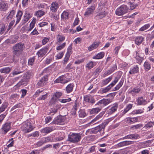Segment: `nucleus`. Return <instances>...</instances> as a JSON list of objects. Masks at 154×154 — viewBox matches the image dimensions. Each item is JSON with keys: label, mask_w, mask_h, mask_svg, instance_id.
<instances>
[{"label": "nucleus", "mask_w": 154, "mask_h": 154, "mask_svg": "<svg viewBox=\"0 0 154 154\" xmlns=\"http://www.w3.org/2000/svg\"><path fill=\"white\" fill-rule=\"evenodd\" d=\"M24 49L25 45L21 42H19L14 45L12 48L13 57H19Z\"/></svg>", "instance_id": "obj_1"}, {"label": "nucleus", "mask_w": 154, "mask_h": 154, "mask_svg": "<svg viewBox=\"0 0 154 154\" xmlns=\"http://www.w3.org/2000/svg\"><path fill=\"white\" fill-rule=\"evenodd\" d=\"M82 138V134L80 133H72L68 136V140L71 142L77 143Z\"/></svg>", "instance_id": "obj_2"}, {"label": "nucleus", "mask_w": 154, "mask_h": 154, "mask_svg": "<svg viewBox=\"0 0 154 154\" xmlns=\"http://www.w3.org/2000/svg\"><path fill=\"white\" fill-rule=\"evenodd\" d=\"M105 125L104 124L100 125L92 129H88L87 132L89 133L90 134H96L97 133L99 132L103 134L104 133V130L105 128Z\"/></svg>", "instance_id": "obj_3"}, {"label": "nucleus", "mask_w": 154, "mask_h": 154, "mask_svg": "<svg viewBox=\"0 0 154 154\" xmlns=\"http://www.w3.org/2000/svg\"><path fill=\"white\" fill-rule=\"evenodd\" d=\"M128 8L125 5H121L118 8L116 11V15L120 16L127 13L128 11Z\"/></svg>", "instance_id": "obj_4"}, {"label": "nucleus", "mask_w": 154, "mask_h": 154, "mask_svg": "<svg viewBox=\"0 0 154 154\" xmlns=\"http://www.w3.org/2000/svg\"><path fill=\"white\" fill-rule=\"evenodd\" d=\"M22 129L23 131L25 133H29L32 131L33 127L31 123L28 122H25L22 126Z\"/></svg>", "instance_id": "obj_5"}, {"label": "nucleus", "mask_w": 154, "mask_h": 154, "mask_svg": "<svg viewBox=\"0 0 154 154\" xmlns=\"http://www.w3.org/2000/svg\"><path fill=\"white\" fill-rule=\"evenodd\" d=\"M48 81L47 76V75H45L43 77L41 78L37 83L36 86L38 88L43 87L46 85Z\"/></svg>", "instance_id": "obj_6"}, {"label": "nucleus", "mask_w": 154, "mask_h": 154, "mask_svg": "<svg viewBox=\"0 0 154 154\" xmlns=\"http://www.w3.org/2000/svg\"><path fill=\"white\" fill-rule=\"evenodd\" d=\"M11 123L10 122H7L5 124L2 126V134H5L11 128Z\"/></svg>", "instance_id": "obj_7"}, {"label": "nucleus", "mask_w": 154, "mask_h": 154, "mask_svg": "<svg viewBox=\"0 0 154 154\" xmlns=\"http://www.w3.org/2000/svg\"><path fill=\"white\" fill-rule=\"evenodd\" d=\"M48 50V47H44L38 51L36 54L38 57H42L45 55Z\"/></svg>", "instance_id": "obj_8"}, {"label": "nucleus", "mask_w": 154, "mask_h": 154, "mask_svg": "<svg viewBox=\"0 0 154 154\" xmlns=\"http://www.w3.org/2000/svg\"><path fill=\"white\" fill-rule=\"evenodd\" d=\"M8 8V4L5 2L0 1V11L2 12H5Z\"/></svg>", "instance_id": "obj_9"}, {"label": "nucleus", "mask_w": 154, "mask_h": 154, "mask_svg": "<svg viewBox=\"0 0 154 154\" xmlns=\"http://www.w3.org/2000/svg\"><path fill=\"white\" fill-rule=\"evenodd\" d=\"M100 43V41H96L93 42V43L88 48V50L91 51L97 48Z\"/></svg>", "instance_id": "obj_10"}, {"label": "nucleus", "mask_w": 154, "mask_h": 154, "mask_svg": "<svg viewBox=\"0 0 154 154\" xmlns=\"http://www.w3.org/2000/svg\"><path fill=\"white\" fill-rule=\"evenodd\" d=\"M54 129L52 127H46L41 129L40 131L42 134H47L53 131Z\"/></svg>", "instance_id": "obj_11"}, {"label": "nucleus", "mask_w": 154, "mask_h": 154, "mask_svg": "<svg viewBox=\"0 0 154 154\" xmlns=\"http://www.w3.org/2000/svg\"><path fill=\"white\" fill-rule=\"evenodd\" d=\"M84 101L91 103H95V100L94 97L91 95L85 96L84 97Z\"/></svg>", "instance_id": "obj_12"}, {"label": "nucleus", "mask_w": 154, "mask_h": 154, "mask_svg": "<svg viewBox=\"0 0 154 154\" xmlns=\"http://www.w3.org/2000/svg\"><path fill=\"white\" fill-rule=\"evenodd\" d=\"M134 143V142L129 141H125L122 142L118 143L116 146L120 147L125 146H126L131 144H132Z\"/></svg>", "instance_id": "obj_13"}, {"label": "nucleus", "mask_w": 154, "mask_h": 154, "mask_svg": "<svg viewBox=\"0 0 154 154\" xmlns=\"http://www.w3.org/2000/svg\"><path fill=\"white\" fill-rule=\"evenodd\" d=\"M137 103L138 105H145L147 103V102L143 97H140L138 98Z\"/></svg>", "instance_id": "obj_14"}, {"label": "nucleus", "mask_w": 154, "mask_h": 154, "mask_svg": "<svg viewBox=\"0 0 154 154\" xmlns=\"http://www.w3.org/2000/svg\"><path fill=\"white\" fill-rule=\"evenodd\" d=\"M94 10V6H91L87 9L86 11L85 12L84 14V15L86 16H88L90 15L93 13Z\"/></svg>", "instance_id": "obj_15"}, {"label": "nucleus", "mask_w": 154, "mask_h": 154, "mask_svg": "<svg viewBox=\"0 0 154 154\" xmlns=\"http://www.w3.org/2000/svg\"><path fill=\"white\" fill-rule=\"evenodd\" d=\"M104 113V112H102L100 113L94 119L89 123L88 125H89L91 124H93V123L95 124V122L96 121L101 118L103 116Z\"/></svg>", "instance_id": "obj_16"}, {"label": "nucleus", "mask_w": 154, "mask_h": 154, "mask_svg": "<svg viewBox=\"0 0 154 154\" xmlns=\"http://www.w3.org/2000/svg\"><path fill=\"white\" fill-rule=\"evenodd\" d=\"M97 14L95 17L98 19L103 18L107 14V13L105 11H99L97 12Z\"/></svg>", "instance_id": "obj_17"}, {"label": "nucleus", "mask_w": 154, "mask_h": 154, "mask_svg": "<svg viewBox=\"0 0 154 154\" xmlns=\"http://www.w3.org/2000/svg\"><path fill=\"white\" fill-rule=\"evenodd\" d=\"M32 16L30 15V13H26L23 16V19L22 23V24H23L26 23L31 18Z\"/></svg>", "instance_id": "obj_18"}, {"label": "nucleus", "mask_w": 154, "mask_h": 154, "mask_svg": "<svg viewBox=\"0 0 154 154\" xmlns=\"http://www.w3.org/2000/svg\"><path fill=\"white\" fill-rule=\"evenodd\" d=\"M110 102V100L109 99H103L100 100L97 103L95 104L97 105L103 104L104 105L106 106Z\"/></svg>", "instance_id": "obj_19"}, {"label": "nucleus", "mask_w": 154, "mask_h": 154, "mask_svg": "<svg viewBox=\"0 0 154 154\" xmlns=\"http://www.w3.org/2000/svg\"><path fill=\"white\" fill-rule=\"evenodd\" d=\"M23 12L19 10L16 14V24H17L19 23L21 20V18L22 16Z\"/></svg>", "instance_id": "obj_20"}, {"label": "nucleus", "mask_w": 154, "mask_h": 154, "mask_svg": "<svg viewBox=\"0 0 154 154\" xmlns=\"http://www.w3.org/2000/svg\"><path fill=\"white\" fill-rule=\"evenodd\" d=\"M65 117L64 116H58V125H63L65 124Z\"/></svg>", "instance_id": "obj_21"}, {"label": "nucleus", "mask_w": 154, "mask_h": 154, "mask_svg": "<svg viewBox=\"0 0 154 154\" xmlns=\"http://www.w3.org/2000/svg\"><path fill=\"white\" fill-rule=\"evenodd\" d=\"M144 40V38L142 36H138L136 37L135 39V42L136 44L138 45H140Z\"/></svg>", "instance_id": "obj_22"}, {"label": "nucleus", "mask_w": 154, "mask_h": 154, "mask_svg": "<svg viewBox=\"0 0 154 154\" xmlns=\"http://www.w3.org/2000/svg\"><path fill=\"white\" fill-rule=\"evenodd\" d=\"M15 14V11L14 10L11 11L9 13L8 16L6 18L7 21H9L11 20L14 16Z\"/></svg>", "instance_id": "obj_23"}, {"label": "nucleus", "mask_w": 154, "mask_h": 154, "mask_svg": "<svg viewBox=\"0 0 154 154\" xmlns=\"http://www.w3.org/2000/svg\"><path fill=\"white\" fill-rule=\"evenodd\" d=\"M112 88L111 87L110 85H109L107 86L104 88H101L99 91L98 93L101 94H103L104 93H106L111 88Z\"/></svg>", "instance_id": "obj_24"}, {"label": "nucleus", "mask_w": 154, "mask_h": 154, "mask_svg": "<svg viewBox=\"0 0 154 154\" xmlns=\"http://www.w3.org/2000/svg\"><path fill=\"white\" fill-rule=\"evenodd\" d=\"M136 56H135V58L137 61V63H141L143 61V57L141 56V54L138 53L137 51H136Z\"/></svg>", "instance_id": "obj_25"}, {"label": "nucleus", "mask_w": 154, "mask_h": 154, "mask_svg": "<svg viewBox=\"0 0 154 154\" xmlns=\"http://www.w3.org/2000/svg\"><path fill=\"white\" fill-rule=\"evenodd\" d=\"M58 8V3L55 2H53L51 4L50 9L51 11L53 12L57 11Z\"/></svg>", "instance_id": "obj_26"}, {"label": "nucleus", "mask_w": 154, "mask_h": 154, "mask_svg": "<svg viewBox=\"0 0 154 154\" xmlns=\"http://www.w3.org/2000/svg\"><path fill=\"white\" fill-rule=\"evenodd\" d=\"M68 81L66 79L65 76L63 75L58 78V83L64 84L68 82Z\"/></svg>", "instance_id": "obj_27"}, {"label": "nucleus", "mask_w": 154, "mask_h": 154, "mask_svg": "<svg viewBox=\"0 0 154 154\" xmlns=\"http://www.w3.org/2000/svg\"><path fill=\"white\" fill-rule=\"evenodd\" d=\"M138 135L137 134H131L124 137L123 138V139H136L138 138Z\"/></svg>", "instance_id": "obj_28"}, {"label": "nucleus", "mask_w": 154, "mask_h": 154, "mask_svg": "<svg viewBox=\"0 0 154 154\" xmlns=\"http://www.w3.org/2000/svg\"><path fill=\"white\" fill-rule=\"evenodd\" d=\"M58 98V93L56 92L53 95L52 97L50 102L51 103L53 104L56 103Z\"/></svg>", "instance_id": "obj_29"}, {"label": "nucleus", "mask_w": 154, "mask_h": 154, "mask_svg": "<svg viewBox=\"0 0 154 154\" xmlns=\"http://www.w3.org/2000/svg\"><path fill=\"white\" fill-rule=\"evenodd\" d=\"M95 63L92 61H89L86 65L85 67L88 69H91L95 65Z\"/></svg>", "instance_id": "obj_30"}, {"label": "nucleus", "mask_w": 154, "mask_h": 154, "mask_svg": "<svg viewBox=\"0 0 154 154\" xmlns=\"http://www.w3.org/2000/svg\"><path fill=\"white\" fill-rule=\"evenodd\" d=\"M104 56V53L103 52H101L98 53L96 55L94 56L93 57V59H100L103 58Z\"/></svg>", "instance_id": "obj_31"}, {"label": "nucleus", "mask_w": 154, "mask_h": 154, "mask_svg": "<svg viewBox=\"0 0 154 154\" xmlns=\"http://www.w3.org/2000/svg\"><path fill=\"white\" fill-rule=\"evenodd\" d=\"M74 85L73 84H70L66 87V90L67 93L72 92L73 90Z\"/></svg>", "instance_id": "obj_32"}, {"label": "nucleus", "mask_w": 154, "mask_h": 154, "mask_svg": "<svg viewBox=\"0 0 154 154\" xmlns=\"http://www.w3.org/2000/svg\"><path fill=\"white\" fill-rule=\"evenodd\" d=\"M118 107V104L117 103H115L113 104V105L112 107L110 108L109 110V114H112L115 112Z\"/></svg>", "instance_id": "obj_33"}, {"label": "nucleus", "mask_w": 154, "mask_h": 154, "mask_svg": "<svg viewBox=\"0 0 154 154\" xmlns=\"http://www.w3.org/2000/svg\"><path fill=\"white\" fill-rule=\"evenodd\" d=\"M138 66H136L131 69L129 73L130 74H134L136 73H137L138 71Z\"/></svg>", "instance_id": "obj_34"}, {"label": "nucleus", "mask_w": 154, "mask_h": 154, "mask_svg": "<svg viewBox=\"0 0 154 154\" xmlns=\"http://www.w3.org/2000/svg\"><path fill=\"white\" fill-rule=\"evenodd\" d=\"M11 68L8 67L3 68L0 69V72L2 73H6V74L10 72L11 71Z\"/></svg>", "instance_id": "obj_35"}, {"label": "nucleus", "mask_w": 154, "mask_h": 154, "mask_svg": "<svg viewBox=\"0 0 154 154\" xmlns=\"http://www.w3.org/2000/svg\"><path fill=\"white\" fill-rule=\"evenodd\" d=\"M101 109V108L98 107L93 108L90 111V113L91 114H96L99 112Z\"/></svg>", "instance_id": "obj_36"}, {"label": "nucleus", "mask_w": 154, "mask_h": 154, "mask_svg": "<svg viewBox=\"0 0 154 154\" xmlns=\"http://www.w3.org/2000/svg\"><path fill=\"white\" fill-rule=\"evenodd\" d=\"M124 80L122 79L119 84L116 86L112 90V91H114L118 90L122 85L123 82Z\"/></svg>", "instance_id": "obj_37"}, {"label": "nucleus", "mask_w": 154, "mask_h": 154, "mask_svg": "<svg viewBox=\"0 0 154 154\" xmlns=\"http://www.w3.org/2000/svg\"><path fill=\"white\" fill-rule=\"evenodd\" d=\"M8 105V103L7 102L3 103L0 107V113H1L5 110Z\"/></svg>", "instance_id": "obj_38"}, {"label": "nucleus", "mask_w": 154, "mask_h": 154, "mask_svg": "<svg viewBox=\"0 0 154 154\" xmlns=\"http://www.w3.org/2000/svg\"><path fill=\"white\" fill-rule=\"evenodd\" d=\"M141 89L139 88L135 87L131 91L130 93L132 94H134L139 93Z\"/></svg>", "instance_id": "obj_39"}, {"label": "nucleus", "mask_w": 154, "mask_h": 154, "mask_svg": "<svg viewBox=\"0 0 154 154\" xmlns=\"http://www.w3.org/2000/svg\"><path fill=\"white\" fill-rule=\"evenodd\" d=\"M45 14V12L42 10H39L36 12L35 14L37 17H40L44 15Z\"/></svg>", "instance_id": "obj_40"}, {"label": "nucleus", "mask_w": 154, "mask_h": 154, "mask_svg": "<svg viewBox=\"0 0 154 154\" xmlns=\"http://www.w3.org/2000/svg\"><path fill=\"white\" fill-rule=\"evenodd\" d=\"M144 66L145 70L146 71H148L151 68V65L150 64L148 61H146L144 63Z\"/></svg>", "instance_id": "obj_41"}, {"label": "nucleus", "mask_w": 154, "mask_h": 154, "mask_svg": "<svg viewBox=\"0 0 154 154\" xmlns=\"http://www.w3.org/2000/svg\"><path fill=\"white\" fill-rule=\"evenodd\" d=\"M144 109H135L132 112V114H141L144 112Z\"/></svg>", "instance_id": "obj_42"}, {"label": "nucleus", "mask_w": 154, "mask_h": 154, "mask_svg": "<svg viewBox=\"0 0 154 154\" xmlns=\"http://www.w3.org/2000/svg\"><path fill=\"white\" fill-rule=\"evenodd\" d=\"M79 116L81 118H84L86 116V113L84 110L81 109L79 112Z\"/></svg>", "instance_id": "obj_43"}, {"label": "nucleus", "mask_w": 154, "mask_h": 154, "mask_svg": "<svg viewBox=\"0 0 154 154\" xmlns=\"http://www.w3.org/2000/svg\"><path fill=\"white\" fill-rule=\"evenodd\" d=\"M150 25L149 24H147L145 25L144 26L141 27L139 31H143L147 29H148L150 27Z\"/></svg>", "instance_id": "obj_44"}, {"label": "nucleus", "mask_w": 154, "mask_h": 154, "mask_svg": "<svg viewBox=\"0 0 154 154\" xmlns=\"http://www.w3.org/2000/svg\"><path fill=\"white\" fill-rule=\"evenodd\" d=\"M69 14L66 11H64L61 14V18L62 19H67L69 17Z\"/></svg>", "instance_id": "obj_45"}, {"label": "nucleus", "mask_w": 154, "mask_h": 154, "mask_svg": "<svg viewBox=\"0 0 154 154\" xmlns=\"http://www.w3.org/2000/svg\"><path fill=\"white\" fill-rule=\"evenodd\" d=\"M132 107V104H128L126 108L124 110L123 112L124 114H125L127 112H128L129 110L131 109Z\"/></svg>", "instance_id": "obj_46"}, {"label": "nucleus", "mask_w": 154, "mask_h": 154, "mask_svg": "<svg viewBox=\"0 0 154 154\" xmlns=\"http://www.w3.org/2000/svg\"><path fill=\"white\" fill-rule=\"evenodd\" d=\"M154 125V123L153 122H149L145 125L144 128H145L146 129L152 127Z\"/></svg>", "instance_id": "obj_47"}, {"label": "nucleus", "mask_w": 154, "mask_h": 154, "mask_svg": "<svg viewBox=\"0 0 154 154\" xmlns=\"http://www.w3.org/2000/svg\"><path fill=\"white\" fill-rule=\"evenodd\" d=\"M5 30V26L3 24H0V34H3Z\"/></svg>", "instance_id": "obj_48"}, {"label": "nucleus", "mask_w": 154, "mask_h": 154, "mask_svg": "<svg viewBox=\"0 0 154 154\" xmlns=\"http://www.w3.org/2000/svg\"><path fill=\"white\" fill-rule=\"evenodd\" d=\"M112 79V76H110L109 78H107L105 80H103L102 82L103 84V85H105L107 84Z\"/></svg>", "instance_id": "obj_49"}, {"label": "nucleus", "mask_w": 154, "mask_h": 154, "mask_svg": "<svg viewBox=\"0 0 154 154\" xmlns=\"http://www.w3.org/2000/svg\"><path fill=\"white\" fill-rule=\"evenodd\" d=\"M71 99L70 98L68 99H58V101L61 103H65L66 102H69L71 101Z\"/></svg>", "instance_id": "obj_50"}, {"label": "nucleus", "mask_w": 154, "mask_h": 154, "mask_svg": "<svg viewBox=\"0 0 154 154\" xmlns=\"http://www.w3.org/2000/svg\"><path fill=\"white\" fill-rule=\"evenodd\" d=\"M51 139L49 137H46L42 138L41 140L43 144L48 142L50 141Z\"/></svg>", "instance_id": "obj_51"}, {"label": "nucleus", "mask_w": 154, "mask_h": 154, "mask_svg": "<svg viewBox=\"0 0 154 154\" xmlns=\"http://www.w3.org/2000/svg\"><path fill=\"white\" fill-rule=\"evenodd\" d=\"M35 19L34 20H33L30 23L29 25V28L28 29L29 31H31L35 26Z\"/></svg>", "instance_id": "obj_52"}, {"label": "nucleus", "mask_w": 154, "mask_h": 154, "mask_svg": "<svg viewBox=\"0 0 154 154\" xmlns=\"http://www.w3.org/2000/svg\"><path fill=\"white\" fill-rule=\"evenodd\" d=\"M59 132L60 133H58V136H60V137H58V141L61 140H63L64 138V133L63 132L58 131V133Z\"/></svg>", "instance_id": "obj_53"}, {"label": "nucleus", "mask_w": 154, "mask_h": 154, "mask_svg": "<svg viewBox=\"0 0 154 154\" xmlns=\"http://www.w3.org/2000/svg\"><path fill=\"white\" fill-rule=\"evenodd\" d=\"M35 59V57L29 58L28 60V63L29 65H32L34 64V62Z\"/></svg>", "instance_id": "obj_54"}, {"label": "nucleus", "mask_w": 154, "mask_h": 154, "mask_svg": "<svg viewBox=\"0 0 154 154\" xmlns=\"http://www.w3.org/2000/svg\"><path fill=\"white\" fill-rule=\"evenodd\" d=\"M119 77H116L114 81L109 85L111 87H112L119 81Z\"/></svg>", "instance_id": "obj_55"}, {"label": "nucleus", "mask_w": 154, "mask_h": 154, "mask_svg": "<svg viewBox=\"0 0 154 154\" xmlns=\"http://www.w3.org/2000/svg\"><path fill=\"white\" fill-rule=\"evenodd\" d=\"M19 95H18L17 94H15L11 95V99L16 100L17 99L19 98Z\"/></svg>", "instance_id": "obj_56"}, {"label": "nucleus", "mask_w": 154, "mask_h": 154, "mask_svg": "<svg viewBox=\"0 0 154 154\" xmlns=\"http://www.w3.org/2000/svg\"><path fill=\"white\" fill-rule=\"evenodd\" d=\"M142 127V125L139 124L135 125L132 126L131 127V128H134L136 129H138Z\"/></svg>", "instance_id": "obj_57"}, {"label": "nucleus", "mask_w": 154, "mask_h": 154, "mask_svg": "<svg viewBox=\"0 0 154 154\" xmlns=\"http://www.w3.org/2000/svg\"><path fill=\"white\" fill-rule=\"evenodd\" d=\"M7 114V113L5 112L3 114L0 115V123L2 122V121L6 116Z\"/></svg>", "instance_id": "obj_58"}, {"label": "nucleus", "mask_w": 154, "mask_h": 154, "mask_svg": "<svg viewBox=\"0 0 154 154\" xmlns=\"http://www.w3.org/2000/svg\"><path fill=\"white\" fill-rule=\"evenodd\" d=\"M49 40L48 38L44 37L42 41V43L43 45L45 44Z\"/></svg>", "instance_id": "obj_59"}, {"label": "nucleus", "mask_w": 154, "mask_h": 154, "mask_svg": "<svg viewBox=\"0 0 154 154\" xmlns=\"http://www.w3.org/2000/svg\"><path fill=\"white\" fill-rule=\"evenodd\" d=\"M7 42L8 43H9L10 44H15L17 42V40H16L11 39L9 40H7Z\"/></svg>", "instance_id": "obj_60"}, {"label": "nucleus", "mask_w": 154, "mask_h": 154, "mask_svg": "<svg viewBox=\"0 0 154 154\" xmlns=\"http://www.w3.org/2000/svg\"><path fill=\"white\" fill-rule=\"evenodd\" d=\"M52 60V57H48L46 58V60L45 61V64H49L51 62Z\"/></svg>", "instance_id": "obj_61"}, {"label": "nucleus", "mask_w": 154, "mask_h": 154, "mask_svg": "<svg viewBox=\"0 0 154 154\" xmlns=\"http://www.w3.org/2000/svg\"><path fill=\"white\" fill-rule=\"evenodd\" d=\"M15 22V20H12L9 23L8 25V28L7 29V31H8L12 27Z\"/></svg>", "instance_id": "obj_62"}, {"label": "nucleus", "mask_w": 154, "mask_h": 154, "mask_svg": "<svg viewBox=\"0 0 154 154\" xmlns=\"http://www.w3.org/2000/svg\"><path fill=\"white\" fill-rule=\"evenodd\" d=\"M69 57L70 55H69L66 54L65 57L64 58V62H63V64H65L67 63L69 60Z\"/></svg>", "instance_id": "obj_63"}, {"label": "nucleus", "mask_w": 154, "mask_h": 154, "mask_svg": "<svg viewBox=\"0 0 154 154\" xmlns=\"http://www.w3.org/2000/svg\"><path fill=\"white\" fill-rule=\"evenodd\" d=\"M21 91L22 93L21 98H23L26 95L27 91L26 89H22L21 90Z\"/></svg>", "instance_id": "obj_64"}]
</instances>
